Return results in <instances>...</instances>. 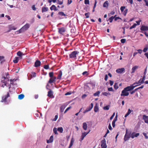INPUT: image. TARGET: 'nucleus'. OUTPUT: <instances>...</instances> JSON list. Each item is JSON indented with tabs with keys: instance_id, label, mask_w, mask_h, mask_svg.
<instances>
[{
	"instance_id": "nucleus-1",
	"label": "nucleus",
	"mask_w": 148,
	"mask_h": 148,
	"mask_svg": "<svg viewBox=\"0 0 148 148\" xmlns=\"http://www.w3.org/2000/svg\"><path fill=\"white\" fill-rule=\"evenodd\" d=\"M135 86H128L124 88L122 91L121 94V96H127L129 95V91L132 90L135 88Z\"/></svg>"
},
{
	"instance_id": "nucleus-2",
	"label": "nucleus",
	"mask_w": 148,
	"mask_h": 148,
	"mask_svg": "<svg viewBox=\"0 0 148 148\" xmlns=\"http://www.w3.org/2000/svg\"><path fill=\"white\" fill-rule=\"evenodd\" d=\"M131 132H128L127 130H126L125 135L124 137V140L125 141H126L129 140L130 138Z\"/></svg>"
},
{
	"instance_id": "nucleus-3",
	"label": "nucleus",
	"mask_w": 148,
	"mask_h": 148,
	"mask_svg": "<svg viewBox=\"0 0 148 148\" xmlns=\"http://www.w3.org/2000/svg\"><path fill=\"white\" fill-rule=\"evenodd\" d=\"M29 24H26L19 30V33L23 32L27 30L29 28Z\"/></svg>"
},
{
	"instance_id": "nucleus-4",
	"label": "nucleus",
	"mask_w": 148,
	"mask_h": 148,
	"mask_svg": "<svg viewBox=\"0 0 148 148\" xmlns=\"http://www.w3.org/2000/svg\"><path fill=\"white\" fill-rule=\"evenodd\" d=\"M9 97V92H7L6 95L2 97V102H8V101H10V100L8 99V98Z\"/></svg>"
},
{
	"instance_id": "nucleus-5",
	"label": "nucleus",
	"mask_w": 148,
	"mask_h": 148,
	"mask_svg": "<svg viewBox=\"0 0 148 148\" xmlns=\"http://www.w3.org/2000/svg\"><path fill=\"white\" fill-rule=\"evenodd\" d=\"M106 140L105 138H103V139L101 141V148H107V146L106 145Z\"/></svg>"
},
{
	"instance_id": "nucleus-6",
	"label": "nucleus",
	"mask_w": 148,
	"mask_h": 148,
	"mask_svg": "<svg viewBox=\"0 0 148 148\" xmlns=\"http://www.w3.org/2000/svg\"><path fill=\"white\" fill-rule=\"evenodd\" d=\"M58 32L60 34H63L66 31V29L64 27L58 28Z\"/></svg>"
},
{
	"instance_id": "nucleus-7",
	"label": "nucleus",
	"mask_w": 148,
	"mask_h": 148,
	"mask_svg": "<svg viewBox=\"0 0 148 148\" xmlns=\"http://www.w3.org/2000/svg\"><path fill=\"white\" fill-rule=\"evenodd\" d=\"M14 81V79H10V83H8L7 82H6V81H4V80H1V82H2L4 83V84L2 85L1 86H2V87H4L5 86H8L7 85L8 84L9 85V84H12V83H11V82H12V81Z\"/></svg>"
},
{
	"instance_id": "nucleus-8",
	"label": "nucleus",
	"mask_w": 148,
	"mask_h": 148,
	"mask_svg": "<svg viewBox=\"0 0 148 148\" xmlns=\"http://www.w3.org/2000/svg\"><path fill=\"white\" fill-rule=\"evenodd\" d=\"M93 107V103H91V105H90L86 109L85 111L84 112V113H86V112L90 111Z\"/></svg>"
},
{
	"instance_id": "nucleus-9",
	"label": "nucleus",
	"mask_w": 148,
	"mask_h": 148,
	"mask_svg": "<svg viewBox=\"0 0 148 148\" xmlns=\"http://www.w3.org/2000/svg\"><path fill=\"white\" fill-rule=\"evenodd\" d=\"M90 130L88 132H84L82 133V134L81 136V138H80V141H82V140L85 138L86 136L90 132Z\"/></svg>"
},
{
	"instance_id": "nucleus-10",
	"label": "nucleus",
	"mask_w": 148,
	"mask_h": 148,
	"mask_svg": "<svg viewBox=\"0 0 148 148\" xmlns=\"http://www.w3.org/2000/svg\"><path fill=\"white\" fill-rule=\"evenodd\" d=\"M56 77H50L49 79L48 82L49 84H51L53 83L55 81L56 79Z\"/></svg>"
},
{
	"instance_id": "nucleus-11",
	"label": "nucleus",
	"mask_w": 148,
	"mask_h": 148,
	"mask_svg": "<svg viewBox=\"0 0 148 148\" xmlns=\"http://www.w3.org/2000/svg\"><path fill=\"white\" fill-rule=\"evenodd\" d=\"M140 30L142 31H145L148 30V26L143 25L140 28Z\"/></svg>"
},
{
	"instance_id": "nucleus-12",
	"label": "nucleus",
	"mask_w": 148,
	"mask_h": 148,
	"mask_svg": "<svg viewBox=\"0 0 148 148\" xmlns=\"http://www.w3.org/2000/svg\"><path fill=\"white\" fill-rule=\"evenodd\" d=\"M41 65V62L39 60H37L34 63V66L35 67H38L40 66Z\"/></svg>"
},
{
	"instance_id": "nucleus-13",
	"label": "nucleus",
	"mask_w": 148,
	"mask_h": 148,
	"mask_svg": "<svg viewBox=\"0 0 148 148\" xmlns=\"http://www.w3.org/2000/svg\"><path fill=\"white\" fill-rule=\"evenodd\" d=\"M125 71V69L123 68L119 69H116V73H121Z\"/></svg>"
},
{
	"instance_id": "nucleus-14",
	"label": "nucleus",
	"mask_w": 148,
	"mask_h": 148,
	"mask_svg": "<svg viewBox=\"0 0 148 148\" xmlns=\"http://www.w3.org/2000/svg\"><path fill=\"white\" fill-rule=\"evenodd\" d=\"M48 96L51 98H53L54 96L53 95V92L51 90H50L48 92Z\"/></svg>"
},
{
	"instance_id": "nucleus-15",
	"label": "nucleus",
	"mask_w": 148,
	"mask_h": 148,
	"mask_svg": "<svg viewBox=\"0 0 148 148\" xmlns=\"http://www.w3.org/2000/svg\"><path fill=\"white\" fill-rule=\"evenodd\" d=\"M8 75H9L8 74H6V76H7V77H3L2 78V80H4V81H6V82H7L8 83H9V82H10L9 79L7 77V76Z\"/></svg>"
},
{
	"instance_id": "nucleus-16",
	"label": "nucleus",
	"mask_w": 148,
	"mask_h": 148,
	"mask_svg": "<svg viewBox=\"0 0 148 148\" xmlns=\"http://www.w3.org/2000/svg\"><path fill=\"white\" fill-rule=\"evenodd\" d=\"M9 30L8 31V32L12 30H15L16 29V28L14 26H12V25H10L9 26Z\"/></svg>"
},
{
	"instance_id": "nucleus-17",
	"label": "nucleus",
	"mask_w": 148,
	"mask_h": 148,
	"mask_svg": "<svg viewBox=\"0 0 148 148\" xmlns=\"http://www.w3.org/2000/svg\"><path fill=\"white\" fill-rule=\"evenodd\" d=\"M53 136H51L49 140H47V142L48 143H50L52 142L53 141Z\"/></svg>"
},
{
	"instance_id": "nucleus-18",
	"label": "nucleus",
	"mask_w": 148,
	"mask_h": 148,
	"mask_svg": "<svg viewBox=\"0 0 148 148\" xmlns=\"http://www.w3.org/2000/svg\"><path fill=\"white\" fill-rule=\"evenodd\" d=\"M143 119L144 120L145 123H148V116L144 115L143 116Z\"/></svg>"
},
{
	"instance_id": "nucleus-19",
	"label": "nucleus",
	"mask_w": 148,
	"mask_h": 148,
	"mask_svg": "<svg viewBox=\"0 0 148 148\" xmlns=\"http://www.w3.org/2000/svg\"><path fill=\"white\" fill-rule=\"evenodd\" d=\"M138 66H135L133 67L132 69V72L131 73H134L135 72L136 70L138 69Z\"/></svg>"
},
{
	"instance_id": "nucleus-20",
	"label": "nucleus",
	"mask_w": 148,
	"mask_h": 148,
	"mask_svg": "<svg viewBox=\"0 0 148 148\" xmlns=\"http://www.w3.org/2000/svg\"><path fill=\"white\" fill-rule=\"evenodd\" d=\"M145 78H144V77H143V78L140 79L138 81V83H140L141 84L144 83L145 80Z\"/></svg>"
},
{
	"instance_id": "nucleus-21",
	"label": "nucleus",
	"mask_w": 148,
	"mask_h": 148,
	"mask_svg": "<svg viewBox=\"0 0 148 148\" xmlns=\"http://www.w3.org/2000/svg\"><path fill=\"white\" fill-rule=\"evenodd\" d=\"M108 1H106L103 4V6L104 8H108Z\"/></svg>"
},
{
	"instance_id": "nucleus-22",
	"label": "nucleus",
	"mask_w": 148,
	"mask_h": 148,
	"mask_svg": "<svg viewBox=\"0 0 148 148\" xmlns=\"http://www.w3.org/2000/svg\"><path fill=\"white\" fill-rule=\"evenodd\" d=\"M66 106V105H63L62 106L60 107V110L61 112H63L64 109Z\"/></svg>"
},
{
	"instance_id": "nucleus-23",
	"label": "nucleus",
	"mask_w": 148,
	"mask_h": 148,
	"mask_svg": "<svg viewBox=\"0 0 148 148\" xmlns=\"http://www.w3.org/2000/svg\"><path fill=\"white\" fill-rule=\"evenodd\" d=\"M141 84L140 83H138V82H135L132 85L130 86H135V88L137 86H139Z\"/></svg>"
},
{
	"instance_id": "nucleus-24",
	"label": "nucleus",
	"mask_w": 148,
	"mask_h": 148,
	"mask_svg": "<svg viewBox=\"0 0 148 148\" xmlns=\"http://www.w3.org/2000/svg\"><path fill=\"white\" fill-rule=\"evenodd\" d=\"M48 8L47 7H42V13L47 12L48 11Z\"/></svg>"
},
{
	"instance_id": "nucleus-25",
	"label": "nucleus",
	"mask_w": 148,
	"mask_h": 148,
	"mask_svg": "<svg viewBox=\"0 0 148 148\" xmlns=\"http://www.w3.org/2000/svg\"><path fill=\"white\" fill-rule=\"evenodd\" d=\"M50 9L51 10H54L55 11H56L57 10V9L56 7L54 5H52L51 6L50 8Z\"/></svg>"
},
{
	"instance_id": "nucleus-26",
	"label": "nucleus",
	"mask_w": 148,
	"mask_h": 148,
	"mask_svg": "<svg viewBox=\"0 0 148 148\" xmlns=\"http://www.w3.org/2000/svg\"><path fill=\"white\" fill-rule=\"evenodd\" d=\"M83 127L84 130H86L87 127V125L86 123H84L83 124Z\"/></svg>"
},
{
	"instance_id": "nucleus-27",
	"label": "nucleus",
	"mask_w": 148,
	"mask_h": 148,
	"mask_svg": "<svg viewBox=\"0 0 148 148\" xmlns=\"http://www.w3.org/2000/svg\"><path fill=\"white\" fill-rule=\"evenodd\" d=\"M94 111L95 112H98L99 110V109L98 107V106L97 105H96L95 106V107L94 108Z\"/></svg>"
},
{
	"instance_id": "nucleus-28",
	"label": "nucleus",
	"mask_w": 148,
	"mask_h": 148,
	"mask_svg": "<svg viewBox=\"0 0 148 148\" xmlns=\"http://www.w3.org/2000/svg\"><path fill=\"white\" fill-rule=\"evenodd\" d=\"M116 15H115L114 16H112L109 19V22L110 23H112L113 19L116 17Z\"/></svg>"
},
{
	"instance_id": "nucleus-29",
	"label": "nucleus",
	"mask_w": 148,
	"mask_h": 148,
	"mask_svg": "<svg viewBox=\"0 0 148 148\" xmlns=\"http://www.w3.org/2000/svg\"><path fill=\"white\" fill-rule=\"evenodd\" d=\"M62 72L61 71H59V73L58 74V77H57V79H60L61 78V77L62 75Z\"/></svg>"
},
{
	"instance_id": "nucleus-30",
	"label": "nucleus",
	"mask_w": 148,
	"mask_h": 148,
	"mask_svg": "<svg viewBox=\"0 0 148 148\" xmlns=\"http://www.w3.org/2000/svg\"><path fill=\"white\" fill-rule=\"evenodd\" d=\"M4 57L3 56H0V62L1 63H2L3 62L5 61Z\"/></svg>"
},
{
	"instance_id": "nucleus-31",
	"label": "nucleus",
	"mask_w": 148,
	"mask_h": 148,
	"mask_svg": "<svg viewBox=\"0 0 148 148\" xmlns=\"http://www.w3.org/2000/svg\"><path fill=\"white\" fill-rule=\"evenodd\" d=\"M110 107V105H108L104 107L103 108V109L105 110H108Z\"/></svg>"
},
{
	"instance_id": "nucleus-32",
	"label": "nucleus",
	"mask_w": 148,
	"mask_h": 148,
	"mask_svg": "<svg viewBox=\"0 0 148 148\" xmlns=\"http://www.w3.org/2000/svg\"><path fill=\"white\" fill-rule=\"evenodd\" d=\"M24 95L23 94H21L18 96V99H22L24 97Z\"/></svg>"
},
{
	"instance_id": "nucleus-33",
	"label": "nucleus",
	"mask_w": 148,
	"mask_h": 148,
	"mask_svg": "<svg viewBox=\"0 0 148 148\" xmlns=\"http://www.w3.org/2000/svg\"><path fill=\"white\" fill-rule=\"evenodd\" d=\"M132 111L130 109H129L128 110V111L127 112V113L126 114L125 116V117H126L127 116H128L129 115L130 113Z\"/></svg>"
},
{
	"instance_id": "nucleus-34",
	"label": "nucleus",
	"mask_w": 148,
	"mask_h": 148,
	"mask_svg": "<svg viewBox=\"0 0 148 148\" xmlns=\"http://www.w3.org/2000/svg\"><path fill=\"white\" fill-rule=\"evenodd\" d=\"M58 130L61 133H62L63 131V129L62 127H58Z\"/></svg>"
},
{
	"instance_id": "nucleus-35",
	"label": "nucleus",
	"mask_w": 148,
	"mask_h": 148,
	"mask_svg": "<svg viewBox=\"0 0 148 148\" xmlns=\"http://www.w3.org/2000/svg\"><path fill=\"white\" fill-rule=\"evenodd\" d=\"M114 88L116 89H117L119 88L118 84L117 83H115L114 85Z\"/></svg>"
},
{
	"instance_id": "nucleus-36",
	"label": "nucleus",
	"mask_w": 148,
	"mask_h": 148,
	"mask_svg": "<svg viewBox=\"0 0 148 148\" xmlns=\"http://www.w3.org/2000/svg\"><path fill=\"white\" fill-rule=\"evenodd\" d=\"M102 94L103 95L106 96H108L110 95V93L107 92H103Z\"/></svg>"
},
{
	"instance_id": "nucleus-37",
	"label": "nucleus",
	"mask_w": 148,
	"mask_h": 148,
	"mask_svg": "<svg viewBox=\"0 0 148 148\" xmlns=\"http://www.w3.org/2000/svg\"><path fill=\"white\" fill-rule=\"evenodd\" d=\"M82 74L83 75H84L85 76H87L89 74V73L88 72L85 71L82 73Z\"/></svg>"
},
{
	"instance_id": "nucleus-38",
	"label": "nucleus",
	"mask_w": 148,
	"mask_h": 148,
	"mask_svg": "<svg viewBox=\"0 0 148 148\" xmlns=\"http://www.w3.org/2000/svg\"><path fill=\"white\" fill-rule=\"evenodd\" d=\"M73 138H72V139H71L69 146V148H70L73 145Z\"/></svg>"
},
{
	"instance_id": "nucleus-39",
	"label": "nucleus",
	"mask_w": 148,
	"mask_h": 148,
	"mask_svg": "<svg viewBox=\"0 0 148 148\" xmlns=\"http://www.w3.org/2000/svg\"><path fill=\"white\" fill-rule=\"evenodd\" d=\"M69 58H74V51L72 52L69 55Z\"/></svg>"
},
{
	"instance_id": "nucleus-40",
	"label": "nucleus",
	"mask_w": 148,
	"mask_h": 148,
	"mask_svg": "<svg viewBox=\"0 0 148 148\" xmlns=\"http://www.w3.org/2000/svg\"><path fill=\"white\" fill-rule=\"evenodd\" d=\"M100 93V92L99 91H97L95 93H94L93 94L94 96H99Z\"/></svg>"
},
{
	"instance_id": "nucleus-41",
	"label": "nucleus",
	"mask_w": 148,
	"mask_h": 148,
	"mask_svg": "<svg viewBox=\"0 0 148 148\" xmlns=\"http://www.w3.org/2000/svg\"><path fill=\"white\" fill-rule=\"evenodd\" d=\"M58 14L61 16H66L65 14L63 12H59L58 13Z\"/></svg>"
},
{
	"instance_id": "nucleus-42",
	"label": "nucleus",
	"mask_w": 148,
	"mask_h": 148,
	"mask_svg": "<svg viewBox=\"0 0 148 148\" xmlns=\"http://www.w3.org/2000/svg\"><path fill=\"white\" fill-rule=\"evenodd\" d=\"M17 54L18 56L21 57L23 55V53L20 51H19L17 52Z\"/></svg>"
},
{
	"instance_id": "nucleus-43",
	"label": "nucleus",
	"mask_w": 148,
	"mask_h": 148,
	"mask_svg": "<svg viewBox=\"0 0 148 148\" xmlns=\"http://www.w3.org/2000/svg\"><path fill=\"white\" fill-rule=\"evenodd\" d=\"M97 1H96V0H95V3L94 4V5L93 7V10H92V12H94L95 11V8L96 5V4L97 3Z\"/></svg>"
},
{
	"instance_id": "nucleus-44",
	"label": "nucleus",
	"mask_w": 148,
	"mask_h": 148,
	"mask_svg": "<svg viewBox=\"0 0 148 148\" xmlns=\"http://www.w3.org/2000/svg\"><path fill=\"white\" fill-rule=\"evenodd\" d=\"M44 68L46 70L49 69V64L45 65L44 66Z\"/></svg>"
},
{
	"instance_id": "nucleus-45",
	"label": "nucleus",
	"mask_w": 148,
	"mask_h": 148,
	"mask_svg": "<svg viewBox=\"0 0 148 148\" xmlns=\"http://www.w3.org/2000/svg\"><path fill=\"white\" fill-rule=\"evenodd\" d=\"M49 76L50 77H53V72H50L49 73Z\"/></svg>"
},
{
	"instance_id": "nucleus-46",
	"label": "nucleus",
	"mask_w": 148,
	"mask_h": 148,
	"mask_svg": "<svg viewBox=\"0 0 148 148\" xmlns=\"http://www.w3.org/2000/svg\"><path fill=\"white\" fill-rule=\"evenodd\" d=\"M18 57H16L15 58V60H13V62L15 63H16L18 62Z\"/></svg>"
},
{
	"instance_id": "nucleus-47",
	"label": "nucleus",
	"mask_w": 148,
	"mask_h": 148,
	"mask_svg": "<svg viewBox=\"0 0 148 148\" xmlns=\"http://www.w3.org/2000/svg\"><path fill=\"white\" fill-rule=\"evenodd\" d=\"M137 25L136 24L134 23L130 27V29H132L133 28H135L136 26Z\"/></svg>"
},
{
	"instance_id": "nucleus-48",
	"label": "nucleus",
	"mask_w": 148,
	"mask_h": 148,
	"mask_svg": "<svg viewBox=\"0 0 148 148\" xmlns=\"http://www.w3.org/2000/svg\"><path fill=\"white\" fill-rule=\"evenodd\" d=\"M53 132L55 134H58V133L57 132V129L56 128L54 127L53 128Z\"/></svg>"
},
{
	"instance_id": "nucleus-49",
	"label": "nucleus",
	"mask_w": 148,
	"mask_h": 148,
	"mask_svg": "<svg viewBox=\"0 0 148 148\" xmlns=\"http://www.w3.org/2000/svg\"><path fill=\"white\" fill-rule=\"evenodd\" d=\"M147 66H146L145 69V72L144 73V75L143 77H144L145 78V75L146 74V72L147 70Z\"/></svg>"
},
{
	"instance_id": "nucleus-50",
	"label": "nucleus",
	"mask_w": 148,
	"mask_h": 148,
	"mask_svg": "<svg viewBox=\"0 0 148 148\" xmlns=\"http://www.w3.org/2000/svg\"><path fill=\"white\" fill-rule=\"evenodd\" d=\"M90 14V13L89 12H87L85 14V16H86V18H87L89 17V15Z\"/></svg>"
},
{
	"instance_id": "nucleus-51",
	"label": "nucleus",
	"mask_w": 148,
	"mask_h": 148,
	"mask_svg": "<svg viewBox=\"0 0 148 148\" xmlns=\"http://www.w3.org/2000/svg\"><path fill=\"white\" fill-rule=\"evenodd\" d=\"M134 135L135 133L133 132L132 134H131L130 135V137H131L132 138H134L135 137Z\"/></svg>"
},
{
	"instance_id": "nucleus-52",
	"label": "nucleus",
	"mask_w": 148,
	"mask_h": 148,
	"mask_svg": "<svg viewBox=\"0 0 148 148\" xmlns=\"http://www.w3.org/2000/svg\"><path fill=\"white\" fill-rule=\"evenodd\" d=\"M73 92H72L73 93ZM72 93V92H71V91H69V92H68L66 93L65 94V95H71Z\"/></svg>"
},
{
	"instance_id": "nucleus-53",
	"label": "nucleus",
	"mask_w": 148,
	"mask_h": 148,
	"mask_svg": "<svg viewBox=\"0 0 148 148\" xmlns=\"http://www.w3.org/2000/svg\"><path fill=\"white\" fill-rule=\"evenodd\" d=\"M108 90L109 91H114V90L112 88V87L108 88Z\"/></svg>"
},
{
	"instance_id": "nucleus-54",
	"label": "nucleus",
	"mask_w": 148,
	"mask_h": 148,
	"mask_svg": "<svg viewBox=\"0 0 148 148\" xmlns=\"http://www.w3.org/2000/svg\"><path fill=\"white\" fill-rule=\"evenodd\" d=\"M143 134L145 137V138L146 139H147L148 138V136H147V134L145 132L143 133Z\"/></svg>"
},
{
	"instance_id": "nucleus-55",
	"label": "nucleus",
	"mask_w": 148,
	"mask_h": 148,
	"mask_svg": "<svg viewBox=\"0 0 148 148\" xmlns=\"http://www.w3.org/2000/svg\"><path fill=\"white\" fill-rule=\"evenodd\" d=\"M84 3L86 4H89V0H84Z\"/></svg>"
},
{
	"instance_id": "nucleus-56",
	"label": "nucleus",
	"mask_w": 148,
	"mask_h": 148,
	"mask_svg": "<svg viewBox=\"0 0 148 148\" xmlns=\"http://www.w3.org/2000/svg\"><path fill=\"white\" fill-rule=\"evenodd\" d=\"M109 83L111 86H112L114 84V81L111 80H109Z\"/></svg>"
},
{
	"instance_id": "nucleus-57",
	"label": "nucleus",
	"mask_w": 148,
	"mask_h": 148,
	"mask_svg": "<svg viewBox=\"0 0 148 148\" xmlns=\"http://www.w3.org/2000/svg\"><path fill=\"white\" fill-rule=\"evenodd\" d=\"M141 22V20L140 19L138 21H136V22L137 23V25H139L140 24V23Z\"/></svg>"
},
{
	"instance_id": "nucleus-58",
	"label": "nucleus",
	"mask_w": 148,
	"mask_h": 148,
	"mask_svg": "<svg viewBox=\"0 0 148 148\" xmlns=\"http://www.w3.org/2000/svg\"><path fill=\"white\" fill-rule=\"evenodd\" d=\"M115 114V112L113 113L112 115L110 118V120L112 119H113V117L114 116Z\"/></svg>"
},
{
	"instance_id": "nucleus-59",
	"label": "nucleus",
	"mask_w": 148,
	"mask_h": 148,
	"mask_svg": "<svg viewBox=\"0 0 148 148\" xmlns=\"http://www.w3.org/2000/svg\"><path fill=\"white\" fill-rule=\"evenodd\" d=\"M127 11H128V9H126L124 11L123 14L125 16L126 15V14L127 12Z\"/></svg>"
},
{
	"instance_id": "nucleus-60",
	"label": "nucleus",
	"mask_w": 148,
	"mask_h": 148,
	"mask_svg": "<svg viewBox=\"0 0 148 148\" xmlns=\"http://www.w3.org/2000/svg\"><path fill=\"white\" fill-rule=\"evenodd\" d=\"M116 121H115L113 120L112 122V126L113 127H115V122Z\"/></svg>"
},
{
	"instance_id": "nucleus-61",
	"label": "nucleus",
	"mask_w": 148,
	"mask_h": 148,
	"mask_svg": "<svg viewBox=\"0 0 148 148\" xmlns=\"http://www.w3.org/2000/svg\"><path fill=\"white\" fill-rule=\"evenodd\" d=\"M121 41L122 43H123L125 42L126 39H122L121 40Z\"/></svg>"
},
{
	"instance_id": "nucleus-62",
	"label": "nucleus",
	"mask_w": 148,
	"mask_h": 148,
	"mask_svg": "<svg viewBox=\"0 0 148 148\" xmlns=\"http://www.w3.org/2000/svg\"><path fill=\"white\" fill-rule=\"evenodd\" d=\"M58 4L59 5H62L63 3V1H59V0H58Z\"/></svg>"
},
{
	"instance_id": "nucleus-63",
	"label": "nucleus",
	"mask_w": 148,
	"mask_h": 148,
	"mask_svg": "<svg viewBox=\"0 0 148 148\" xmlns=\"http://www.w3.org/2000/svg\"><path fill=\"white\" fill-rule=\"evenodd\" d=\"M125 9V6H122L120 8V10L121 12H123L124 10Z\"/></svg>"
},
{
	"instance_id": "nucleus-64",
	"label": "nucleus",
	"mask_w": 148,
	"mask_h": 148,
	"mask_svg": "<svg viewBox=\"0 0 148 148\" xmlns=\"http://www.w3.org/2000/svg\"><path fill=\"white\" fill-rule=\"evenodd\" d=\"M148 50V47H146L144 48L143 51L144 52H146Z\"/></svg>"
}]
</instances>
